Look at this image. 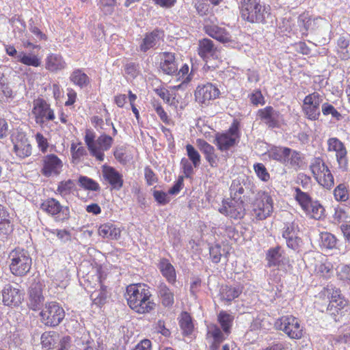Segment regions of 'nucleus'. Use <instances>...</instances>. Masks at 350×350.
I'll list each match as a JSON object with an SVG mask.
<instances>
[{
  "mask_svg": "<svg viewBox=\"0 0 350 350\" xmlns=\"http://www.w3.org/2000/svg\"><path fill=\"white\" fill-rule=\"evenodd\" d=\"M219 212L230 218L241 219L245 214L244 201L232 198L230 200L223 201Z\"/></svg>",
  "mask_w": 350,
  "mask_h": 350,
  "instance_id": "ddd939ff",
  "label": "nucleus"
},
{
  "mask_svg": "<svg viewBox=\"0 0 350 350\" xmlns=\"http://www.w3.org/2000/svg\"><path fill=\"white\" fill-rule=\"evenodd\" d=\"M116 0H98V5L105 14H111L114 10Z\"/></svg>",
  "mask_w": 350,
  "mask_h": 350,
  "instance_id": "864d4df0",
  "label": "nucleus"
},
{
  "mask_svg": "<svg viewBox=\"0 0 350 350\" xmlns=\"http://www.w3.org/2000/svg\"><path fill=\"white\" fill-rule=\"evenodd\" d=\"M180 165L183 170L185 176L187 178L190 177L193 173V168L192 163H190L187 159L183 158L181 159Z\"/></svg>",
  "mask_w": 350,
  "mask_h": 350,
  "instance_id": "0e129e2a",
  "label": "nucleus"
},
{
  "mask_svg": "<svg viewBox=\"0 0 350 350\" xmlns=\"http://www.w3.org/2000/svg\"><path fill=\"white\" fill-rule=\"evenodd\" d=\"M158 57L159 59V68L161 72L167 75H176L178 69V64L174 53H160Z\"/></svg>",
  "mask_w": 350,
  "mask_h": 350,
  "instance_id": "a211bd4d",
  "label": "nucleus"
},
{
  "mask_svg": "<svg viewBox=\"0 0 350 350\" xmlns=\"http://www.w3.org/2000/svg\"><path fill=\"white\" fill-rule=\"evenodd\" d=\"M312 21L308 15H301L298 18L299 27L301 28L302 34H307V31L310 29Z\"/></svg>",
  "mask_w": 350,
  "mask_h": 350,
  "instance_id": "052dcab7",
  "label": "nucleus"
},
{
  "mask_svg": "<svg viewBox=\"0 0 350 350\" xmlns=\"http://www.w3.org/2000/svg\"><path fill=\"white\" fill-rule=\"evenodd\" d=\"M333 219L335 224H347L350 221V216L343 208L338 206L334 210Z\"/></svg>",
  "mask_w": 350,
  "mask_h": 350,
  "instance_id": "603ef678",
  "label": "nucleus"
},
{
  "mask_svg": "<svg viewBox=\"0 0 350 350\" xmlns=\"http://www.w3.org/2000/svg\"><path fill=\"white\" fill-rule=\"evenodd\" d=\"M281 247L277 246L275 247L270 248L267 253L266 259L268 262V266H277L281 262L282 254L280 252Z\"/></svg>",
  "mask_w": 350,
  "mask_h": 350,
  "instance_id": "a19ab883",
  "label": "nucleus"
},
{
  "mask_svg": "<svg viewBox=\"0 0 350 350\" xmlns=\"http://www.w3.org/2000/svg\"><path fill=\"white\" fill-rule=\"evenodd\" d=\"M299 234L300 232H292L291 234H288V235L282 236L286 240L287 247L296 252L300 250L303 244Z\"/></svg>",
  "mask_w": 350,
  "mask_h": 350,
  "instance_id": "58836bf2",
  "label": "nucleus"
},
{
  "mask_svg": "<svg viewBox=\"0 0 350 350\" xmlns=\"http://www.w3.org/2000/svg\"><path fill=\"white\" fill-rule=\"evenodd\" d=\"M315 273L324 278H329L333 272L332 264L327 260H319L314 265Z\"/></svg>",
  "mask_w": 350,
  "mask_h": 350,
  "instance_id": "4c0bfd02",
  "label": "nucleus"
},
{
  "mask_svg": "<svg viewBox=\"0 0 350 350\" xmlns=\"http://www.w3.org/2000/svg\"><path fill=\"white\" fill-rule=\"evenodd\" d=\"M238 142L231 137L228 134L217 133L214 140V144L218 149L222 152L227 151L234 147Z\"/></svg>",
  "mask_w": 350,
  "mask_h": 350,
  "instance_id": "c756f323",
  "label": "nucleus"
},
{
  "mask_svg": "<svg viewBox=\"0 0 350 350\" xmlns=\"http://www.w3.org/2000/svg\"><path fill=\"white\" fill-rule=\"evenodd\" d=\"M163 37V31L157 29L146 33L139 45L140 51L146 53L149 49L156 47Z\"/></svg>",
  "mask_w": 350,
  "mask_h": 350,
  "instance_id": "a878e982",
  "label": "nucleus"
},
{
  "mask_svg": "<svg viewBox=\"0 0 350 350\" xmlns=\"http://www.w3.org/2000/svg\"><path fill=\"white\" fill-rule=\"evenodd\" d=\"M179 324L185 335H190L192 333L193 325L191 317L187 312L182 313Z\"/></svg>",
  "mask_w": 350,
  "mask_h": 350,
  "instance_id": "c03bdc74",
  "label": "nucleus"
},
{
  "mask_svg": "<svg viewBox=\"0 0 350 350\" xmlns=\"http://www.w3.org/2000/svg\"><path fill=\"white\" fill-rule=\"evenodd\" d=\"M63 167L62 161L55 154H49L43 157L42 174L46 177L59 175Z\"/></svg>",
  "mask_w": 350,
  "mask_h": 350,
  "instance_id": "f3484780",
  "label": "nucleus"
},
{
  "mask_svg": "<svg viewBox=\"0 0 350 350\" xmlns=\"http://www.w3.org/2000/svg\"><path fill=\"white\" fill-rule=\"evenodd\" d=\"M327 150L329 152H336V161L339 168L343 171L347 170L348 159L347 151L345 144L336 137H331L327 140Z\"/></svg>",
  "mask_w": 350,
  "mask_h": 350,
  "instance_id": "dca6fc26",
  "label": "nucleus"
},
{
  "mask_svg": "<svg viewBox=\"0 0 350 350\" xmlns=\"http://www.w3.org/2000/svg\"><path fill=\"white\" fill-rule=\"evenodd\" d=\"M301 162V153L287 147L286 156L283 164L294 169H298L300 167Z\"/></svg>",
  "mask_w": 350,
  "mask_h": 350,
  "instance_id": "72a5a7b5",
  "label": "nucleus"
},
{
  "mask_svg": "<svg viewBox=\"0 0 350 350\" xmlns=\"http://www.w3.org/2000/svg\"><path fill=\"white\" fill-rule=\"evenodd\" d=\"M66 67L62 57L57 54H51L46 59V68L51 72H57Z\"/></svg>",
  "mask_w": 350,
  "mask_h": 350,
  "instance_id": "473e14b6",
  "label": "nucleus"
},
{
  "mask_svg": "<svg viewBox=\"0 0 350 350\" xmlns=\"http://www.w3.org/2000/svg\"><path fill=\"white\" fill-rule=\"evenodd\" d=\"M258 116L269 128H278L280 126V113L271 106L258 111Z\"/></svg>",
  "mask_w": 350,
  "mask_h": 350,
  "instance_id": "412c9836",
  "label": "nucleus"
},
{
  "mask_svg": "<svg viewBox=\"0 0 350 350\" xmlns=\"http://www.w3.org/2000/svg\"><path fill=\"white\" fill-rule=\"evenodd\" d=\"M102 176L104 181L116 190H120L124 183L122 175L114 167L104 165L102 166Z\"/></svg>",
  "mask_w": 350,
  "mask_h": 350,
  "instance_id": "aec40b11",
  "label": "nucleus"
},
{
  "mask_svg": "<svg viewBox=\"0 0 350 350\" xmlns=\"http://www.w3.org/2000/svg\"><path fill=\"white\" fill-rule=\"evenodd\" d=\"M209 252L211 258H212V261L214 263H218L221 260V246L219 245H215L209 248Z\"/></svg>",
  "mask_w": 350,
  "mask_h": 350,
  "instance_id": "69168bd1",
  "label": "nucleus"
},
{
  "mask_svg": "<svg viewBox=\"0 0 350 350\" xmlns=\"http://www.w3.org/2000/svg\"><path fill=\"white\" fill-rule=\"evenodd\" d=\"M32 113L35 117L36 122L41 126L46 122L52 121L55 119L53 110L43 99H38L34 101Z\"/></svg>",
  "mask_w": 350,
  "mask_h": 350,
  "instance_id": "4468645a",
  "label": "nucleus"
},
{
  "mask_svg": "<svg viewBox=\"0 0 350 350\" xmlns=\"http://www.w3.org/2000/svg\"><path fill=\"white\" fill-rule=\"evenodd\" d=\"M239 10L241 18L247 23L266 26L273 23L270 5L262 0H241Z\"/></svg>",
  "mask_w": 350,
  "mask_h": 350,
  "instance_id": "f257e3e1",
  "label": "nucleus"
},
{
  "mask_svg": "<svg viewBox=\"0 0 350 350\" xmlns=\"http://www.w3.org/2000/svg\"><path fill=\"white\" fill-rule=\"evenodd\" d=\"M74 186L75 184L72 180L69 179L68 180L61 181L57 185L55 193L59 194L63 198H66L71 193Z\"/></svg>",
  "mask_w": 350,
  "mask_h": 350,
  "instance_id": "49530a36",
  "label": "nucleus"
},
{
  "mask_svg": "<svg viewBox=\"0 0 350 350\" xmlns=\"http://www.w3.org/2000/svg\"><path fill=\"white\" fill-rule=\"evenodd\" d=\"M321 111L323 116H331L335 120H340L342 119L341 113L330 103L326 102L321 105Z\"/></svg>",
  "mask_w": 350,
  "mask_h": 350,
  "instance_id": "de8ad7c7",
  "label": "nucleus"
},
{
  "mask_svg": "<svg viewBox=\"0 0 350 350\" xmlns=\"http://www.w3.org/2000/svg\"><path fill=\"white\" fill-rule=\"evenodd\" d=\"M220 91L211 83L199 85L195 92L196 100L202 105H208L211 100L219 97Z\"/></svg>",
  "mask_w": 350,
  "mask_h": 350,
  "instance_id": "2eb2a0df",
  "label": "nucleus"
},
{
  "mask_svg": "<svg viewBox=\"0 0 350 350\" xmlns=\"http://www.w3.org/2000/svg\"><path fill=\"white\" fill-rule=\"evenodd\" d=\"M47 232L53 234H55L57 237L61 241L62 243H66L71 240V234L70 232L66 230H46Z\"/></svg>",
  "mask_w": 350,
  "mask_h": 350,
  "instance_id": "13d9d810",
  "label": "nucleus"
},
{
  "mask_svg": "<svg viewBox=\"0 0 350 350\" xmlns=\"http://www.w3.org/2000/svg\"><path fill=\"white\" fill-rule=\"evenodd\" d=\"M217 48L215 47L213 42L208 38L199 40L198 54L205 61L210 58L217 57Z\"/></svg>",
  "mask_w": 350,
  "mask_h": 350,
  "instance_id": "bb28decb",
  "label": "nucleus"
},
{
  "mask_svg": "<svg viewBox=\"0 0 350 350\" xmlns=\"http://www.w3.org/2000/svg\"><path fill=\"white\" fill-rule=\"evenodd\" d=\"M42 284L40 282L34 281L29 289V307L35 311L41 308L44 301V297L42 295Z\"/></svg>",
  "mask_w": 350,
  "mask_h": 350,
  "instance_id": "6ab92c4d",
  "label": "nucleus"
},
{
  "mask_svg": "<svg viewBox=\"0 0 350 350\" xmlns=\"http://www.w3.org/2000/svg\"><path fill=\"white\" fill-rule=\"evenodd\" d=\"M287 147L275 146L269 151V157L281 163H284L286 156Z\"/></svg>",
  "mask_w": 350,
  "mask_h": 350,
  "instance_id": "a18cd8bd",
  "label": "nucleus"
},
{
  "mask_svg": "<svg viewBox=\"0 0 350 350\" xmlns=\"http://www.w3.org/2000/svg\"><path fill=\"white\" fill-rule=\"evenodd\" d=\"M41 321L46 326L55 327L61 323L65 317L63 308L55 301L45 304L40 313Z\"/></svg>",
  "mask_w": 350,
  "mask_h": 350,
  "instance_id": "6e6552de",
  "label": "nucleus"
},
{
  "mask_svg": "<svg viewBox=\"0 0 350 350\" xmlns=\"http://www.w3.org/2000/svg\"><path fill=\"white\" fill-rule=\"evenodd\" d=\"M196 144L204 156L206 161L211 167H217L218 165L219 157L215 153V148L202 139H198Z\"/></svg>",
  "mask_w": 350,
  "mask_h": 350,
  "instance_id": "b1692460",
  "label": "nucleus"
},
{
  "mask_svg": "<svg viewBox=\"0 0 350 350\" xmlns=\"http://www.w3.org/2000/svg\"><path fill=\"white\" fill-rule=\"evenodd\" d=\"M254 170L257 176L262 181L267 182L270 178V175L265 166L260 163L254 165Z\"/></svg>",
  "mask_w": 350,
  "mask_h": 350,
  "instance_id": "5fc2aeb1",
  "label": "nucleus"
},
{
  "mask_svg": "<svg viewBox=\"0 0 350 350\" xmlns=\"http://www.w3.org/2000/svg\"><path fill=\"white\" fill-rule=\"evenodd\" d=\"M153 196L155 200L161 205H165L170 201L167 194L162 191L154 190L153 191Z\"/></svg>",
  "mask_w": 350,
  "mask_h": 350,
  "instance_id": "338daca9",
  "label": "nucleus"
},
{
  "mask_svg": "<svg viewBox=\"0 0 350 350\" xmlns=\"http://www.w3.org/2000/svg\"><path fill=\"white\" fill-rule=\"evenodd\" d=\"M345 305V301L340 297V295L338 294V291H336L335 293H333L328 308L338 306L339 308H342Z\"/></svg>",
  "mask_w": 350,
  "mask_h": 350,
  "instance_id": "e2e57ef3",
  "label": "nucleus"
},
{
  "mask_svg": "<svg viewBox=\"0 0 350 350\" xmlns=\"http://www.w3.org/2000/svg\"><path fill=\"white\" fill-rule=\"evenodd\" d=\"M254 185L246 177H239L231 183L230 191L232 199L243 200L242 198L250 197V193H254Z\"/></svg>",
  "mask_w": 350,
  "mask_h": 350,
  "instance_id": "f8f14e48",
  "label": "nucleus"
},
{
  "mask_svg": "<svg viewBox=\"0 0 350 350\" xmlns=\"http://www.w3.org/2000/svg\"><path fill=\"white\" fill-rule=\"evenodd\" d=\"M334 196L336 201L346 202L349 198L347 186L344 183L339 184L334 190Z\"/></svg>",
  "mask_w": 350,
  "mask_h": 350,
  "instance_id": "09e8293b",
  "label": "nucleus"
},
{
  "mask_svg": "<svg viewBox=\"0 0 350 350\" xmlns=\"http://www.w3.org/2000/svg\"><path fill=\"white\" fill-rule=\"evenodd\" d=\"M323 101V96L317 92L307 95L303 101V111L308 119L317 120L321 116L320 105Z\"/></svg>",
  "mask_w": 350,
  "mask_h": 350,
  "instance_id": "9d476101",
  "label": "nucleus"
},
{
  "mask_svg": "<svg viewBox=\"0 0 350 350\" xmlns=\"http://www.w3.org/2000/svg\"><path fill=\"white\" fill-rule=\"evenodd\" d=\"M59 334L56 332H46L41 336V344L43 348L50 349L57 342Z\"/></svg>",
  "mask_w": 350,
  "mask_h": 350,
  "instance_id": "ea45409f",
  "label": "nucleus"
},
{
  "mask_svg": "<svg viewBox=\"0 0 350 350\" xmlns=\"http://www.w3.org/2000/svg\"><path fill=\"white\" fill-rule=\"evenodd\" d=\"M157 294L161 304L165 308H172L174 304V293L164 282H160L157 286Z\"/></svg>",
  "mask_w": 350,
  "mask_h": 350,
  "instance_id": "393cba45",
  "label": "nucleus"
},
{
  "mask_svg": "<svg viewBox=\"0 0 350 350\" xmlns=\"http://www.w3.org/2000/svg\"><path fill=\"white\" fill-rule=\"evenodd\" d=\"M80 336H77L75 342L80 350H94V340L90 336L88 332H83L80 334Z\"/></svg>",
  "mask_w": 350,
  "mask_h": 350,
  "instance_id": "f704fd0d",
  "label": "nucleus"
},
{
  "mask_svg": "<svg viewBox=\"0 0 350 350\" xmlns=\"http://www.w3.org/2000/svg\"><path fill=\"white\" fill-rule=\"evenodd\" d=\"M120 228L110 223L102 224L98 228V234L109 239H118L120 237Z\"/></svg>",
  "mask_w": 350,
  "mask_h": 350,
  "instance_id": "2f4dec72",
  "label": "nucleus"
},
{
  "mask_svg": "<svg viewBox=\"0 0 350 350\" xmlns=\"http://www.w3.org/2000/svg\"><path fill=\"white\" fill-rule=\"evenodd\" d=\"M242 292L239 286H223L220 289L221 299L230 302L238 297Z\"/></svg>",
  "mask_w": 350,
  "mask_h": 350,
  "instance_id": "c9c22d12",
  "label": "nucleus"
},
{
  "mask_svg": "<svg viewBox=\"0 0 350 350\" xmlns=\"http://www.w3.org/2000/svg\"><path fill=\"white\" fill-rule=\"evenodd\" d=\"M98 281V289L91 291L90 297L93 303L96 305L100 306L105 303L107 298V292L106 286H104L101 283L99 276H96Z\"/></svg>",
  "mask_w": 350,
  "mask_h": 350,
  "instance_id": "7c9ffc66",
  "label": "nucleus"
},
{
  "mask_svg": "<svg viewBox=\"0 0 350 350\" xmlns=\"http://www.w3.org/2000/svg\"><path fill=\"white\" fill-rule=\"evenodd\" d=\"M310 214V216L314 219H320L323 215L324 208L317 202H312L310 205L309 211H306Z\"/></svg>",
  "mask_w": 350,
  "mask_h": 350,
  "instance_id": "6e6d98bb",
  "label": "nucleus"
},
{
  "mask_svg": "<svg viewBox=\"0 0 350 350\" xmlns=\"http://www.w3.org/2000/svg\"><path fill=\"white\" fill-rule=\"evenodd\" d=\"M29 29L35 36L36 40H46V36L40 31V29L34 25L32 19L29 21Z\"/></svg>",
  "mask_w": 350,
  "mask_h": 350,
  "instance_id": "680f3d73",
  "label": "nucleus"
},
{
  "mask_svg": "<svg viewBox=\"0 0 350 350\" xmlns=\"http://www.w3.org/2000/svg\"><path fill=\"white\" fill-rule=\"evenodd\" d=\"M250 103L257 106L258 105H264L265 104V98L262 96L261 91L260 90H254L251 94L248 95Z\"/></svg>",
  "mask_w": 350,
  "mask_h": 350,
  "instance_id": "bf43d9fd",
  "label": "nucleus"
},
{
  "mask_svg": "<svg viewBox=\"0 0 350 350\" xmlns=\"http://www.w3.org/2000/svg\"><path fill=\"white\" fill-rule=\"evenodd\" d=\"M84 141L90 154L98 161H103L105 158L104 152L111 148L113 139L105 133L96 139L95 133L91 129H87Z\"/></svg>",
  "mask_w": 350,
  "mask_h": 350,
  "instance_id": "7ed1b4c3",
  "label": "nucleus"
},
{
  "mask_svg": "<svg viewBox=\"0 0 350 350\" xmlns=\"http://www.w3.org/2000/svg\"><path fill=\"white\" fill-rule=\"evenodd\" d=\"M185 148L189 160L194 167H198L200 165L201 156L198 150L191 144H187Z\"/></svg>",
  "mask_w": 350,
  "mask_h": 350,
  "instance_id": "3c124183",
  "label": "nucleus"
},
{
  "mask_svg": "<svg viewBox=\"0 0 350 350\" xmlns=\"http://www.w3.org/2000/svg\"><path fill=\"white\" fill-rule=\"evenodd\" d=\"M3 303L8 306H17L23 300V294L18 288L10 284L5 285L2 290Z\"/></svg>",
  "mask_w": 350,
  "mask_h": 350,
  "instance_id": "4be33fe9",
  "label": "nucleus"
},
{
  "mask_svg": "<svg viewBox=\"0 0 350 350\" xmlns=\"http://www.w3.org/2000/svg\"><path fill=\"white\" fill-rule=\"evenodd\" d=\"M10 270L15 276L22 277L27 274L31 268L32 259L29 252L17 248L12 250L8 256Z\"/></svg>",
  "mask_w": 350,
  "mask_h": 350,
  "instance_id": "20e7f679",
  "label": "nucleus"
},
{
  "mask_svg": "<svg viewBox=\"0 0 350 350\" xmlns=\"http://www.w3.org/2000/svg\"><path fill=\"white\" fill-rule=\"evenodd\" d=\"M154 109L157 113V115L159 116L160 119L167 124H170L172 122V120L168 118L166 112L162 107V106L160 104H157L154 105Z\"/></svg>",
  "mask_w": 350,
  "mask_h": 350,
  "instance_id": "774afa93",
  "label": "nucleus"
},
{
  "mask_svg": "<svg viewBox=\"0 0 350 350\" xmlns=\"http://www.w3.org/2000/svg\"><path fill=\"white\" fill-rule=\"evenodd\" d=\"M275 327L291 339H300L303 336V327L300 321L293 315L281 317L275 321Z\"/></svg>",
  "mask_w": 350,
  "mask_h": 350,
  "instance_id": "1a4fd4ad",
  "label": "nucleus"
},
{
  "mask_svg": "<svg viewBox=\"0 0 350 350\" xmlns=\"http://www.w3.org/2000/svg\"><path fill=\"white\" fill-rule=\"evenodd\" d=\"M18 62L27 65L31 66L33 67H38L41 64L40 59L37 55L32 53H25L21 52L18 56Z\"/></svg>",
  "mask_w": 350,
  "mask_h": 350,
  "instance_id": "79ce46f5",
  "label": "nucleus"
},
{
  "mask_svg": "<svg viewBox=\"0 0 350 350\" xmlns=\"http://www.w3.org/2000/svg\"><path fill=\"white\" fill-rule=\"evenodd\" d=\"M13 143L14 151L18 157L23 159L31 155V146L25 136L20 139H16Z\"/></svg>",
  "mask_w": 350,
  "mask_h": 350,
  "instance_id": "c85d7f7f",
  "label": "nucleus"
},
{
  "mask_svg": "<svg viewBox=\"0 0 350 350\" xmlns=\"http://www.w3.org/2000/svg\"><path fill=\"white\" fill-rule=\"evenodd\" d=\"M158 268L167 282L172 285H174L177 281L176 272L169 260L161 258L159 262Z\"/></svg>",
  "mask_w": 350,
  "mask_h": 350,
  "instance_id": "cd10ccee",
  "label": "nucleus"
},
{
  "mask_svg": "<svg viewBox=\"0 0 350 350\" xmlns=\"http://www.w3.org/2000/svg\"><path fill=\"white\" fill-rule=\"evenodd\" d=\"M292 232H300L298 220L294 219L291 222L284 223L282 236L288 235Z\"/></svg>",
  "mask_w": 350,
  "mask_h": 350,
  "instance_id": "4d7b16f0",
  "label": "nucleus"
},
{
  "mask_svg": "<svg viewBox=\"0 0 350 350\" xmlns=\"http://www.w3.org/2000/svg\"><path fill=\"white\" fill-rule=\"evenodd\" d=\"M40 209L53 217L57 216V221L67 220L70 217L68 206H62L57 200L53 198L44 200L40 204Z\"/></svg>",
  "mask_w": 350,
  "mask_h": 350,
  "instance_id": "9b49d317",
  "label": "nucleus"
},
{
  "mask_svg": "<svg viewBox=\"0 0 350 350\" xmlns=\"http://www.w3.org/2000/svg\"><path fill=\"white\" fill-rule=\"evenodd\" d=\"M217 321L223 331L217 325H211L208 326L207 334L214 339L215 343H220L225 339L224 334L228 336L230 333L234 317L227 312L221 310L217 314Z\"/></svg>",
  "mask_w": 350,
  "mask_h": 350,
  "instance_id": "0eeeda50",
  "label": "nucleus"
},
{
  "mask_svg": "<svg viewBox=\"0 0 350 350\" xmlns=\"http://www.w3.org/2000/svg\"><path fill=\"white\" fill-rule=\"evenodd\" d=\"M204 30L209 36L221 43L227 44L232 42L231 35L224 27L215 24H206L204 25Z\"/></svg>",
  "mask_w": 350,
  "mask_h": 350,
  "instance_id": "5701e85b",
  "label": "nucleus"
},
{
  "mask_svg": "<svg viewBox=\"0 0 350 350\" xmlns=\"http://www.w3.org/2000/svg\"><path fill=\"white\" fill-rule=\"evenodd\" d=\"M150 287L142 283L132 284L126 289L125 297L129 307L139 314L149 313L155 308V303L150 300Z\"/></svg>",
  "mask_w": 350,
  "mask_h": 350,
  "instance_id": "f03ea898",
  "label": "nucleus"
},
{
  "mask_svg": "<svg viewBox=\"0 0 350 350\" xmlns=\"http://www.w3.org/2000/svg\"><path fill=\"white\" fill-rule=\"evenodd\" d=\"M79 183L81 187L87 190L98 191L100 189L97 182L88 176H81L79 178Z\"/></svg>",
  "mask_w": 350,
  "mask_h": 350,
  "instance_id": "8fccbe9b",
  "label": "nucleus"
},
{
  "mask_svg": "<svg viewBox=\"0 0 350 350\" xmlns=\"http://www.w3.org/2000/svg\"><path fill=\"white\" fill-rule=\"evenodd\" d=\"M273 210V202L268 193L258 191L252 203V215L256 220H263L270 216Z\"/></svg>",
  "mask_w": 350,
  "mask_h": 350,
  "instance_id": "39448f33",
  "label": "nucleus"
},
{
  "mask_svg": "<svg viewBox=\"0 0 350 350\" xmlns=\"http://www.w3.org/2000/svg\"><path fill=\"white\" fill-rule=\"evenodd\" d=\"M70 80L81 88L87 87L90 81L89 77L81 69L75 70L70 76Z\"/></svg>",
  "mask_w": 350,
  "mask_h": 350,
  "instance_id": "e433bc0d",
  "label": "nucleus"
},
{
  "mask_svg": "<svg viewBox=\"0 0 350 350\" xmlns=\"http://www.w3.org/2000/svg\"><path fill=\"white\" fill-rule=\"evenodd\" d=\"M295 198L304 211H309L310 203L312 202L310 196L299 187L295 189Z\"/></svg>",
  "mask_w": 350,
  "mask_h": 350,
  "instance_id": "37998d69",
  "label": "nucleus"
},
{
  "mask_svg": "<svg viewBox=\"0 0 350 350\" xmlns=\"http://www.w3.org/2000/svg\"><path fill=\"white\" fill-rule=\"evenodd\" d=\"M310 169L319 185L327 189H330L334 186V176L322 159L314 158L310 162Z\"/></svg>",
  "mask_w": 350,
  "mask_h": 350,
  "instance_id": "423d86ee",
  "label": "nucleus"
}]
</instances>
